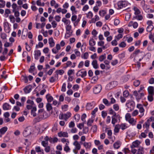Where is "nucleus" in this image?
<instances>
[{
	"label": "nucleus",
	"instance_id": "1",
	"mask_svg": "<svg viewBox=\"0 0 154 154\" xmlns=\"http://www.w3.org/2000/svg\"><path fill=\"white\" fill-rule=\"evenodd\" d=\"M36 111V108L33 107L31 111V114L33 117L37 116L36 119L37 121L38 122L41 120L45 119L48 117V116L47 113L44 112L42 109H40L38 110L37 113L35 112Z\"/></svg>",
	"mask_w": 154,
	"mask_h": 154
},
{
	"label": "nucleus",
	"instance_id": "2",
	"mask_svg": "<svg viewBox=\"0 0 154 154\" xmlns=\"http://www.w3.org/2000/svg\"><path fill=\"white\" fill-rule=\"evenodd\" d=\"M125 118L126 120L132 125H136V121L134 120L133 118L131 117V116L130 113H126L125 116Z\"/></svg>",
	"mask_w": 154,
	"mask_h": 154
},
{
	"label": "nucleus",
	"instance_id": "3",
	"mask_svg": "<svg viewBox=\"0 0 154 154\" xmlns=\"http://www.w3.org/2000/svg\"><path fill=\"white\" fill-rule=\"evenodd\" d=\"M71 26L68 25L66 27V33L65 35V38H67L72 35V31L71 30Z\"/></svg>",
	"mask_w": 154,
	"mask_h": 154
},
{
	"label": "nucleus",
	"instance_id": "4",
	"mask_svg": "<svg viewBox=\"0 0 154 154\" xmlns=\"http://www.w3.org/2000/svg\"><path fill=\"white\" fill-rule=\"evenodd\" d=\"M31 128L30 127H26L24 129L23 133V134L24 137H27L30 135L31 133Z\"/></svg>",
	"mask_w": 154,
	"mask_h": 154
},
{
	"label": "nucleus",
	"instance_id": "5",
	"mask_svg": "<svg viewBox=\"0 0 154 154\" xmlns=\"http://www.w3.org/2000/svg\"><path fill=\"white\" fill-rule=\"evenodd\" d=\"M137 107L139 109V111L140 114L139 115L140 117H142L144 115V109L142 105L138 104L137 106Z\"/></svg>",
	"mask_w": 154,
	"mask_h": 154
},
{
	"label": "nucleus",
	"instance_id": "6",
	"mask_svg": "<svg viewBox=\"0 0 154 154\" xmlns=\"http://www.w3.org/2000/svg\"><path fill=\"white\" fill-rule=\"evenodd\" d=\"M128 4V2L126 1H121L119 2L117 5L118 7L121 9L123 7H126Z\"/></svg>",
	"mask_w": 154,
	"mask_h": 154
},
{
	"label": "nucleus",
	"instance_id": "7",
	"mask_svg": "<svg viewBox=\"0 0 154 154\" xmlns=\"http://www.w3.org/2000/svg\"><path fill=\"white\" fill-rule=\"evenodd\" d=\"M101 86L100 85H98L94 88L93 92L95 94H98L101 91Z\"/></svg>",
	"mask_w": 154,
	"mask_h": 154
},
{
	"label": "nucleus",
	"instance_id": "8",
	"mask_svg": "<svg viewBox=\"0 0 154 154\" xmlns=\"http://www.w3.org/2000/svg\"><path fill=\"white\" fill-rule=\"evenodd\" d=\"M77 76H81L82 78L85 77L87 75V72L85 71H82V70H79L76 73Z\"/></svg>",
	"mask_w": 154,
	"mask_h": 154
},
{
	"label": "nucleus",
	"instance_id": "9",
	"mask_svg": "<svg viewBox=\"0 0 154 154\" xmlns=\"http://www.w3.org/2000/svg\"><path fill=\"white\" fill-rule=\"evenodd\" d=\"M58 135L60 137H68V133L66 132L60 131L58 133Z\"/></svg>",
	"mask_w": 154,
	"mask_h": 154
},
{
	"label": "nucleus",
	"instance_id": "10",
	"mask_svg": "<svg viewBox=\"0 0 154 154\" xmlns=\"http://www.w3.org/2000/svg\"><path fill=\"white\" fill-rule=\"evenodd\" d=\"M73 145L75 146V149L78 150H80L81 148V144L77 141H75L73 143Z\"/></svg>",
	"mask_w": 154,
	"mask_h": 154
},
{
	"label": "nucleus",
	"instance_id": "11",
	"mask_svg": "<svg viewBox=\"0 0 154 154\" xmlns=\"http://www.w3.org/2000/svg\"><path fill=\"white\" fill-rule=\"evenodd\" d=\"M140 143L139 141L136 140L133 143L132 145L131 146V148L138 147Z\"/></svg>",
	"mask_w": 154,
	"mask_h": 154
},
{
	"label": "nucleus",
	"instance_id": "12",
	"mask_svg": "<svg viewBox=\"0 0 154 154\" xmlns=\"http://www.w3.org/2000/svg\"><path fill=\"white\" fill-rule=\"evenodd\" d=\"M94 102L88 103L86 105V109L89 110L91 109L94 107Z\"/></svg>",
	"mask_w": 154,
	"mask_h": 154
},
{
	"label": "nucleus",
	"instance_id": "13",
	"mask_svg": "<svg viewBox=\"0 0 154 154\" xmlns=\"http://www.w3.org/2000/svg\"><path fill=\"white\" fill-rule=\"evenodd\" d=\"M119 115H117L116 116H112V123L114 125L117 122V119H119Z\"/></svg>",
	"mask_w": 154,
	"mask_h": 154
},
{
	"label": "nucleus",
	"instance_id": "14",
	"mask_svg": "<svg viewBox=\"0 0 154 154\" xmlns=\"http://www.w3.org/2000/svg\"><path fill=\"white\" fill-rule=\"evenodd\" d=\"M34 58L36 60L38 59L39 57L41 55V53L39 50H36L35 51Z\"/></svg>",
	"mask_w": 154,
	"mask_h": 154
},
{
	"label": "nucleus",
	"instance_id": "15",
	"mask_svg": "<svg viewBox=\"0 0 154 154\" xmlns=\"http://www.w3.org/2000/svg\"><path fill=\"white\" fill-rule=\"evenodd\" d=\"M93 68L95 69H97L99 68V66L97 64V61L96 60H93L91 63Z\"/></svg>",
	"mask_w": 154,
	"mask_h": 154
},
{
	"label": "nucleus",
	"instance_id": "16",
	"mask_svg": "<svg viewBox=\"0 0 154 154\" xmlns=\"http://www.w3.org/2000/svg\"><path fill=\"white\" fill-rule=\"evenodd\" d=\"M48 43L50 47H53L55 45V43L52 37H51L48 39Z\"/></svg>",
	"mask_w": 154,
	"mask_h": 154
},
{
	"label": "nucleus",
	"instance_id": "17",
	"mask_svg": "<svg viewBox=\"0 0 154 154\" xmlns=\"http://www.w3.org/2000/svg\"><path fill=\"white\" fill-rule=\"evenodd\" d=\"M46 98L47 99L48 103L51 102L53 100V98L51 96L50 94H48L46 96Z\"/></svg>",
	"mask_w": 154,
	"mask_h": 154
},
{
	"label": "nucleus",
	"instance_id": "18",
	"mask_svg": "<svg viewBox=\"0 0 154 154\" xmlns=\"http://www.w3.org/2000/svg\"><path fill=\"white\" fill-rule=\"evenodd\" d=\"M58 79V76L55 75L54 76H52L49 79V81L51 83H53Z\"/></svg>",
	"mask_w": 154,
	"mask_h": 154
},
{
	"label": "nucleus",
	"instance_id": "19",
	"mask_svg": "<svg viewBox=\"0 0 154 154\" xmlns=\"http://www.w3.org/2000/svg\"><path fill=\"white\" fill-rule=\"evenodd\" d=\"M71 114L69 112H67L66 113L64 114V120L66 121L71 116Z\"/></svg>",
	"mask_w": 154,
	"mask_h": 154
},
{
	"label": "nucleus",
	"instance_id": "20",
	"mask_svg": "<svg viewBox=\"0 0 154 154\" xmlns=\"http://www.w3.org/2000/svg\"><path fill=\"white\" fill-rule=\"evenodd\" d=\"M154 88L153 86H149L148 88V91L149 94H153L154 93Z\"/></svg>",
	"mask_w": 154,
	"mask_h": 154
},
{
	"label": "nucleus",
	"instance_id": "21",
	"mask_svg": "<svg viewBox=\"0 0 154 154\" xmlns=\"http://www.w3.org/2000/svg\"><path fill=\"white\" fill-rule=\"evenodd\" d=\"M121 143L120 141H118L115 143L114 145V147L115 149H118L119 148Z\"/></svg>",
	"mask_w": 154,
	"mask_h": 154
},
{
	"label": "nucleus",
	"instance_id": "22",
	"mask_svg": "<svg viewBox=\"0 0 154 154\" xmlns=\"http://www.w3.org/2000/svg\"><path fill=\"white\" fill-rule=\"evenodd\" d=\"M11 106L7 103H5L3 105V108L4 110H8L10 109Z\"/></svg>",
	"mask_w": 154,
	"mask_h": 154
},
{
	"label": "nucleus",
	"instance_id": "23",
	"mask_svg": "<svg viewBox=\"0 0 154 154\" xmlns=\"http://www.w3.org/2000/svg\"><path fill=\"white\" fill-rule=\"evenodd\" d=\"M23 90L26 94L29 93L31 90L30 86H26L24 88Z\"/></svg>",
	"mask_w": 154,
	"mask_h": 154
},
{
	"label": "nucleus",
	"instance_id": "24",
	"mask_svg": "<svg viewBox=\"0 0 154 154\" xmlns=\"http://www.w3.org/2000/svg\"><path fill=\"white\" fill-rule=\"evenodd\" d=\"M83 145L86 149H90L91 147V143L90 142L88 143L85 142L83 143Z\"/></svg>",
	"mask_w": 154,
	"mask_h": 154
},
{
	"label": "nucleus",
	"instance_id": "25",
	"mask_svg": "<svg viewBox=\"0 0 154 154\" xmlns=\"http://www.w3.org/2000/svg\"><path fill=\"white\" fill-rule=\"evenodd\" d=\"M35 151L37 152H41L42 154H44V150L41 149L40 146H36L35 148Z\"/></svg>",
	"mask_w": 154,
	"mask_h": 154
},
{
	"label": "nucleus",
	"instance_id": "26",
	"mask_svg": "<svg viewBox=\"0 0 154 154\" xmlns=\"http://www.w3.org/2000/svg\"><path fill=\"white\" fill-rule=\"evenodd\" d=\"M96 42L93 38H91L89 41V45L90 46H94L95 45Z\"/></svg>",
	"mask_w": 154,
	"mask_h": 154
},
{
	"label": "nucleus",
	"instance_id": "27",
	"mask_svg": "<svg viewBox=\"0 0 154 154\" xmlns=\"http://www.w3.org/2000/svg\"><path fill=\"white\" fill-rule=\"evenodd\" d=\"M144 153V149L143 147H140L138 149L137 154H143Z\"/></svg>",
	"mask_w": 154,
	"mask_h": 154
},
{
	"label": "nucleus",
	"instance_id": "28",
	"mask_svg": "<svg viewBox=\"0 0 154 154\" xmlns=\"http://www.w3.org/2000/svg\"><path fill=\"white\" fill-rule=\"evenodd\" d=\"M98 79V77L97 76H94L91 79V82L93 84H95Z\"/></svg>",
	"mask_w": 154,
	"mask_h": 154
},
{
	"label": "nucleus",
	"instance_id": "29",
	"mask_svg": "<svg viewBox=\"0 0 154 154\" xmlns=\"http://www.w3.org/2000/svg\"><path fill=\"white\" fill-rule=\"evenodd\" d=\"M55 72L56 74V75L58 76V74L60 75H63L64 73V71L62 69L57 70L55 71Z\"/></svg>",
	"mask_w": 154,
	"mask_h": 154
},
{
	"label": "nucleus",
	"instance_id": "30",
	"mask_svg": "<svg viewBox=\"0 0 154 154\" xmlns=\"http://www.w3.org/2000/svg\"><path fill=\"white\" fill-rule=\"evenodd\" d=\"M69 143V141H68L67 143H66L65 147L64 148V150L65 151L67 152L69 151L70 150V149L69 146H68V144Z\"/></svg>",
	"mask_w": 154,
	"mask_h": 154
},
{
	"label": "nucleus",
	"instance_id": "31",
	"mask_svg": "<svg viewBox=\"0 0 154 154\" xmlns=\"http://www.w3.org/2000/svg\"><path fill=\"white\" fill-rule=\"evenodd\" d=\"M8 128L6 127H4L0 129V132L3 134H5V132L7 131Z\"/></svg>",
	"mask_w": 154,
	"mask_h": 154
},
{
	"label": "nucleus",
	"instance_id": "32",
	"mask_svg": "<svg viewBox=\"0 0 154 154\" xmlns=\"http://www.w3.org/2000/svg\"><path fill=\"white\" fill-rule=\"evenodd\" d=\"M133 9L135 11L134 14L136 15H137L140 14V11L137 7H134Z\"/></svg>",
	"mask_w": 154,
	"mask_h": 154
},
{
	"label": "nucleus",
	"instance_id": "33",
	"mask_svg": "<svg viewBox=\"0 0 154 154\" xmlns=\"http://www.w3.org/2000/svg\"><path fill=\"white\" fill-rule=\"evenodd\" d=\"M35 63H33V65L31 66L29 70V71L30 73L32 72L35 69Z\"/></svg>",
	"mask_w": 154,
	"mask_h": 154
},
{
	"label": "nucleus",
	"instance_id": "34",
	"mask_svg": "<svg viewBox=\"0 0 154 154\" xmlns=\"http://www.w3.org/2000/svg\"><path fill=\"white\" fill-rule=\"evenodd\" d=\"M106 58V54H104L103 55H101L99 56V60L100 62H102Z\"/></svg>",
	"mask_w": 154,
	"mask_h": 154
},
{
	"label": "nucleus",
	"instance_id": "35",
	"mask_svg": "<svg viewBox=\"0 0 154 154\" xmlns=\"http://www.w3.org/2000/svg\"><path fill=\"white\" fill-rule=\"evenodd\" d=\"M4 26L5 30H9L10 29L9 23L7 22H5L4 23Z\"/></svg>",
	"mask_w": 154,
	"mask_h": 154
},
{
	"label": "nucleus",
	"instance_id": "36",
	"mask_svg": "<svg viewBox=\"0 0 154 154\" xmlns=\"http://www.w3.org/2000/svg\"><path fill=\"white\" fill-rule=\"evenodd\" d=\"M46 107L48 111H50L52 109V107L51 104L49 103H48L46 105Z\"/></svg>",
	"mask_w": 154,
	"mask_h": 154
},
{
	"label": "nucleus",
	"instance_id": "37",
	"mask_svg": "<svg viewBox=\"0 0 154 154\" xmlns=\"http://www.w3.org/2000/svg\"><path fill=\"white\" fill-rule=\"evenodd\" d=\"M120 125H116L114 129V131L115 133H117L119 131L120 128Z\"/></svg>",
	"mask_w": 154,
	"mask_h": 154
},
{
	"label": "nucleus",
	"instance_id": "38",
	"mask_svg": "<svg viewBox=\"0 0 154 154\" xmlns=\"http://www.w3.org/2000/svg\"><path fill=\"white\" fill-rule=\"evenodd\" d=\"M72 128L70 130H68V131H69V133H75L77 132V129L75 128Z\"/></svg>",
	"mask_w": 154,
	"mask_h": 154
},
{
	"label": "nucleus",
	"instance_id": "39",
	"mask_svg": "<svg viewBox=\"0 0 154 154\" xmlns=\"http://www.w3.org/2000/svg\"><path fill=\"white\" fill-rule=\"evenodd\" d=\"M103 102L105 105L107 106H109L110 105V103L106 99H103Z\"/></svg>",
	"mask_w": 154,
	"mask_h": 154
},
{
	"label": "nucleus",
	"instance_id": "40",
	"mask_svg": "<svg viewBox=\"0 0 154 154\" xmlns=\"http://www.w3.org/2000/svg\"><path fill=\"white\" fill-rule=\"evenodd\" d=\"M11 13V11L9 9H6L5 11V15L6 17H7L8 16V14Z\"/></svg>",
	"mask_w": 154,
	"mask_h": 154
},
{
	"label": "nucleus",
	"instance_id": "41",
	"mask_svg": "<svg viewBox=\"0 0 154 154\" xmlns=\"http://www.w3.org/2000/svg\"><path fill=\"white\" fill-rule=\"evenodd\" d=\"M9 18L11 23H14L15 22V18L13 15H10L9 16Z\"/></svg>",
	"mask_w": 154,
	"mask_h": 154
},
{
	"label": "nucleus",
	"instance_id": "42",
	"mask_svg": "<svg viewBox=\"0 0 154 154\" xmlns=\"http://www.w3.org/2000/svg\"><path fill=\"white\" fill-rule=\"evenodd\" d=\"M150 124L147 121L145 122L143 125V127L146 128H149Z\"/></svg>",
	"mask_w": 154,
	"mask_h": 154
},
{
	"label": "nucleus",
	"instance_id": "43",
	"mask_svg": "<svg viewBox=\"0 0 154 154\" xmlns=\"http://www.w3.org/2000/svg\"><path fill=\"white\" fill-rule=\"evenodd\" d=\"M7 35L6 34L2 32L0 34V37L3 39H5L6 38Z\"/></svg>",
	"mask_w": 154,
	"mask_h": 154
},
{
	"label": "nucleus",
	"instance_id": "44",
	"mask_svg": "<svg viewBox=\"0 0 154 154\" xmlns=\"http://www.w3.org/2000/svg\"><path fill=\"white\" fill-rule=\"evenodd\" d=\"M133 103L132 101H129L128 102H127L126 104V106L128 108L129 107L130 108V106H133Z\"/></svg>",
	"mask_w": 154,
	"mask_h": 154
},
{
	"label": "nucleus",
	"instance_id": "45",
	"mask_svg": "<svg viewBox=\"0 0 154 154\" xmlns=\"http://www.w3.org/2000/svg\"><path fill=\"white\" fill-rule=\"evenodd\" d=\"M153 25L148 26L146 28V31L148 32H151L153 29Z\"/></svg>",
	"mask_w": 154,
	"mask_h": 154
},
{
	"label": "nucleus",
	"instance_id": "46",
	"mask_svg": "<svg viewBox=\"0 0 154 154\" xmlns=\"http://www.w3.org/2000/svg\"><path fill=\"white\" fill-rule=\"evenodd\" d=\"M126 44L124 42H122L120 43L119 44V46L120 47L125 48L126 47Z\"/></svg>",
	"mask_w": 154,
	"mask_h": 154
},
{
	"label": "nucleus",
	"instance_id": "47",
	"mask_svg": "<svg viewBox=\"0 0 154 154\" xmlns=\"http://www.w3.org/2000/svg\"><path fill=\"white\" fill-rule=\"evenodd\" d=\"M109 113L110 114L112 115H113L112 116H117L116 113L112 109H111L109 110Z\"/></svg>",
	"mask_w": 154,
	"mask_h": 154
},
{
	"label": "nucleus",
	"instance_id": "48",
	"mask_svg": "<svg viewBox=\"0 0 154 154\" xmlns=\"http://www.w3.org/2000/svg\"><path fill=\"white\" fill-rule=\"evenodd\" d=\"M86 15L87 17L89 18H91L93 16V14L91 11H89Z\"/></svg>",
	"mask_w": 154,
	"mask_h": 154
},
{
	"label": "nucleus",
	"instance_id": "49",
	"mask_svg": "<svg viewBox=\"0 0 154 154\" xmlns=\"http://www.w3.org/2000/svg\"><path fill=\"white\" fill-rule=\"evenodd\" d=\"M140 82L139 80H135L134 82V85L136 87L138 86L140 84Z\"/></svg>",
	"mask_w": 154,
	"mask_h": 154
},
{
	"label": "nucleus",
	"instance_id": "50",
	"mask_svg": "<svg viewBox=\"0 0 154 154\" xmlns=\"http://www.w3.org/2000/svg\"><path fill=\"white\" fill-rule=\"evenodd\" d=\"M107 135L108 136V138L111 139L112 134V130H108L107 131Z\"/></svg>",
	"mask_w": 154,
	"mask_h": 154
},
{
	"label": "nucleus",
	"instance_id": "51",
	"mask_svg": "<svg viewBox=\"0 0 154 154\" xmlns=\"http://www.w3.org/2000/svg\"><path fill=\"white\" fill-rule=\"evenodd\" d=\"M106 14V12L104 10H101L99 11V15L102 17L104 16Z\"/></svg>",
	"mask_w": 154,
	"mask_h": 154
},
{
	"label": "nucleus",
	"instance_id": "52",
	"mask_svg": "<svg viewBox=\"0 0 154 154\" xmlns=\"http://www.w3.org/2000/svg\"><path fill=\"white\" fill-rule=\"evenodd\" d=\"M41 144L44 147H46L48 146V142L43 140L42 141Z\"/></svg>",
	"mask_w": 154,
	"mask_h": 154
},
{
	"label": "nucleus",
	"instance_id": "53",
	"mask_svg": "<svg viewBox=\"0 0 154 154\" xmlns=\"http://www.w3.org/2000/svg\"><path fill=\"white\" fill-rule=\"evenodd\" d=\"M138 111L137 110H134L131 114V115L133 116H135L138 115Z\"/></svg>",
	"mask_w": 154,
	"mask_h": 154
},
{
	"label": "nucleus",
	"instance_id": "54",
	"mask_svg": "<svg viewBox=\"0 0 154 154\" xmlns=\"http://www.w3.org/2000/svg\"><path fill=\"white\" fill-rule=\"evenodd\" d=\"M113 108L115 111H117L119 109V106L118 104H115L113 105Z\"/></svg>",
	"mask_w": 154,
	"mask_h": 154
},
{
	"label": "nucleus",
	"instance_id": "55",
	"mask_svg": "<svg viewBox=\"0 0 154 154\" xmlns=\"http://www.w3.org/2000/svg\"><path fill=\"white\" fill-rule=\"evenodd\" d=\"M62 21L66 24L69 25V24L70 23V21L69 20H66V19H63Z\"/></svg>",
	"mask_w": 154,
	"mask_h": 154
},
{
	"label": "nucleus",
	"instance_id": "56",
	"mask_svg": "<svg viewBox=\"0 0 154 154\" xmlns=\"http://www.w3.org/2000/svg\"><path fill=\"white\" fill-rule=\"evenodd\" d=\"M91 129L94 132H96L97 129V126L96 125L93 126L92 127Z\"/></svg>",
	"mask_w": 154,
	"mask_h": 154
},
{
	"label": "nucleus",
	"instance_id": "57",
	"mask_svg": "<svg viewBox=\"0 0 154 154\" xmlns=\"http://www.w3.org/2000/svg\"><path fill=\"white\" fill-rule=\"evenodd\" d=\"M75 124L73 122L71 121L69 124V126L70 128H73L75 126Z\"/></svg>",
	"mask_w": 154,
	"mask_h": 154
},
{
	"label": "nucleus",
	"instance_id": "58",
	"mask_svg": "<svg viewBox=\"0 0 154 154\" xmlns=\"http://www.w3.org/2000/svg\"><path fill=\"white\" fill-rule=\"evenodd\" d=\"M89 49L90 51L94 52H95L96 51L95 47L93 46H90V47H89Z\"/></svg>",
	"mask_w": 154,
	"mask_h": 154
},
{
	"label": "nucleus",
	"instance_id": "59",
	"mask_svg": "<svg viewBox=\"0 0 154 154\" xmlns=\"http://www.w3.org/2000/svg\"><path fill=\"white\" fill-rule=\"evenodd\" d=\"M89 128L88 127L84 128L83 130V133L84 134H86L88 132Z\"/></svg>",
	"mask_w": 154,
	"mask_h": 154
},
{
	"label": "nucleus",
	"instance_id": "60",
	"mask_svg": "<svg viewBox=\"0 0 154 154\" xmlns=\"http://www.w3.org/2000/svg\"><path fill=\"white\" fill-rule=\"evenodd\" d=\"M89 54L88 52H85L84 53L83 55V58L85 59H87L88 58Z\"/></svg>",
	"mask_w": 154,
	"mask_h": 154
},
{
	"label": "nucleus",
	"instance_id": "61",
	"mask_svg": "<svg viewBox=\"0 0 154 154\" xmlns=\"http://www.w3.org/2000/svg\"><path fill=\"white\" fill-rule=\"evenodd\" d=\"M70 9L72 11L73 13H76L77 11L75 10V6H72L71 7Z\"/></svg>",
	"mask_w": 154,
	"mask_h": 154
},
{
	"label": "nucleus",
	"instance_id": "62",
	"mask_svg": "<svg viewBox=\"0 0 154 154\" xmlns=\"http://www.w3.org/2000/svg\"><path fill=\"white\" fill-rule=\"evenodd\" d=\"M152 95L153 94H149V95L148 96V100L150 102H151L153 100Z\"/></svg>",
	"mask_w": 154,
	"mask_h": 154
},
{
	"label": "nucleus",
	"instance_id": "63",
	"mask_svg": "<svg viewBox=\"0 0 154 154\" xmlns=\"http://www.w3.org/2000/svg\"><path fill=\"white\" fill-rule=\"evenodd\" d=\"M154 121V117H151L149 118L147 121V122L150 124V123L151 122Z\"/></svg>",
	"mask_w": 154,
	"mask_h": 154
},
{
	"label": "nucleus",
	"instance_id": "64",
	"mask_svg": "<svg viewBox=\"0 0 154 154\" xmlns=\"http://www.w3.org/2000/svg\"><path fill=\"white\" fill-rule=\"evenodd\" d=\"M118 63V61L117 60L115 59L112 61L111 62V63L112 65L113 66H115Z\"/></svg>",
	"mask_w": 154,
	"mask_h": 154
}]
</instances>
